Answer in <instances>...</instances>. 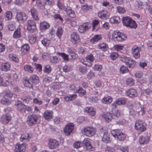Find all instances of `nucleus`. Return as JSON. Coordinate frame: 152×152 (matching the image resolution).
<instances>
[{
    "label": "nucleus",
    "instance_id": "f257e3e1",
    "mask_svg": "<svg viewBox=\"0 0 152 152\" xmlns=\"http://www.w3.org/2000/svg\"><path fill=\"white\" fill-rule=\"evenodd\" d=\"M122 23L124 26L127 27L136 28L137 26L135 20L129 16L123 17L122 18Z\"/></svg>",
    "mask_w": 152,
    "mask_h": 152
},
{
    "label": "nucleus",
    "instance_id": "f03ea898",
    "mask_svg": "<svg viewBox=\"0 0 152 152\" xmlns=\"http://www.w3.org/2000/svg\"><path fill=\"white\" fill-rule=\"evenodd\" d=\"M40 117L39 115L35 114L29 115L27 118L26 122L29 126H32L36 124Z\"/></svg>",
    "mask_w": 152,
    "mask_h": 152
},
{
    "label": "nucleus",
    "instance_id": "7ed1b4c3",
    "mask_svg": "<svg viewBox=\"0 0 152 152\" xmlns=\"http://www.w3.org/2000/svg\"><path fill=\"white\" fill-rule=\"evenodd\" d=\"M146 124L141 120H137L135 124L134 128L135 129L142 132L146 129Z\"/></svg>",
    "mask_w": 152,
    "mask_h": 152
},
{
    "label": "nucleus",
    "instance_id": "20e7f679",
    "mask_svg": "<svg viewBox=\"0 0 152 152\" xmlns=\"http://www.w3.org/2000/svg\"><path fill=\"white\" fill-rule=\"evenodd\" d=\"M151 135L148 132L144 133L140 136L139 141L140 145H144L148 143L150 140Z\"/></svg>",
    "mask_w": 152,
    "mask_h": 152
},
{
    "label": "nucleus",
    "instance_id": "39448f33",
    "mask_svg": "<svg viewBox=\"0 0 152 152\" xmlns=\"http://www.w3.org/2000/svg\"><path fill=\"white\" fill-rule=\"evenodd\" d=\"M27 30L31 33H33L36 30L37 27L35 22L32 20H29L27 21Z\"/></svg>",
    "mask_w": 152,
    "mask_h": 152
},
{
    "label": "nucleus",
    "instance_id": "423d86ee",
    "mask_svg": "<svg viewBox=\"0 0 152 152\" xmlns=\"http://www.w3.org/2000/svg\"><path fill=\"white\" fill-rule=\"evenodd\" d=\"M74 127L73 123H69L66 125L64 129V132L66 135L69 136L72 132Z\"/></svg>",
    "mask_w": 152,
    "mask_h": 152
},
{
    "label": "nucleus",
    "instance_id": "0eeeda50",
    "mask_svg": "<svg viewBox=\"0 0 152 152\" xmlns=\"http://www.w3.org/2000/svg\"><path fill=\"white\" fill-rule=\"evenodd\" d=\"M83 146L88 150L93 151L94 149L90 142V139L88 138H85L83 141Z\"/></svg>",
    "mask_w": 152,
    "mask_h": 152
},
{
    "label": "nucleus",
    "instance_id": "6e6552de",
    "mask_svg": "<svg viewBox=\"0 0 152 152\" xmlns=\"http://www.w3.org/2000/svg\"><path fill=\"white\" fill-rule=\"evenodd\" d=\"M126 102V100L124 98H117L112 104V107L113 108H116L117 105H124Z\"/></svg>",
    "mask_w": 152,
    "mask_h": 152
},
{
    "label": "nucleus",
    "instance_id": "1a4fd4ad",
    "mask_svg": "<svg viewBox=\"0 0 152 152\" xmlns=\"http://www.w3.org/2000/svg\"><path fill=\"white\" fill-rule=\"evenodd\" d=\"M27 18L26 14L23 12H20L17 14L15 19L18 22L20 23L23 20H26Z\"/></svg>",
    "mask_w": 152,
    "mask_h": 152
},
{
    "label": "nucleus",
    "instance_id": "9d476101",
    "mask_svg": "<svg viewBox=\"0 0 152 152\" xmlns=\"http://www.w3.org/2000/svg\"><path fill=\"white\" fill-rule=\"evenodd\" d=\"M83 131L85 135L88 137L92 136L95 132V129L92 127H87L85 128Z\"/></svg>",
    "mask_w": 152,
    "mask_h": 152
},
{
    "label": "nucleus",
    "instance_id": "9b49d317",
    "mask_svg": "<svg viewBox=\"0 0 152 152\" xmlns=\"http://www.w3.org/2000/svg\"><path fill=\"white\" fill-rule=\"evenodd\" d=\"M71 41L74 45H75L80 41L79 36L75 32H72L71 34Z\"/></svg>",
    "mask_w": 152,
    "mask_h": 152
},
{
    "label": "nucleus",
    "instance_id": "f8f14e48",
    "mask_svg": "<svg viewBox=\"0 0 152 152\" xmlns=\"http://www.w3.org/2000/svg\"><path fill=\"white\" fill-rule=\"evenodd\" d=\"M91 26V24L89 23H84L79 26L78 30L80 33H83L86 31L87 30L89 29Z\"/></svg>",
    "mask_w": 152,
    "mask_h": 152
},
{
    "label": "nucleus",
    "instance_id": "ddd939ff",
    "mask_svg": "<svg viewBox=\"0 0 152 152\" xmlns=\"http://www.w3.org/2000/svg\"><path fill=\"white\" fill-rule=\"evenodd\" d=\"M43 115V118L45 120L50 121L53 118V113L51 110H47L45 111Z\"/></svg>",
    "mask_w": 152,
    "mask_h": 152
},
{
    "label": "nucleus",
    "instance_id": "4468645a",
    "mask_svg": "<svg viewBox=\"0 0 152 152\" xmlns=\"http://www.w3.org/2000/svg\"><path fill=\"white\" fill-rule=\"evenodd\" d=\"M26 150V144L25 143L20 144L17 143L15 146V152H24Z\"/></svg>",
    "mask_w": 152,
    "mask_h": 152
},
{
    "label": "nucleus",
    "instance_id": "2eb2a0df",
    "mask_svg": "<svg viewBox=\"0 0 152 152\" xmlns=\"http://www.w3.org/2000/svg\"><path fill=\"white\" fill-rule=\"evenodd\" d=\"M99 17L103 19H107L109 18V14L106 10H102L100 11L98 13Z\"/></svg>",
    "mask_w": 152,
    "mask_h": 152
},
{
    "label": "nucleus",
    "instance_id": "dca6fc26",
    "mask_svg": "<svg viewBox=\"0 0 152 152\" xmlns=\"http://www.w3.org/2000/svg\"><path fill=\"white\" fill-rule=\"evenodd\" d=\"M140 49L137 47H133L132 48V53L133 57L136 59L139 58L140 56Z\"/></svg>",
    "mask_w": 152,
    "mask_h": 152
},
{
    "label": "nucleus",
    "instance_id": "f3484780",
    "mask_svg": "<svg viewBox=\"0 0 152 152\" xmlns=\"http://www.w3.org/2000/svg\"><path fill=\"white\" fill-rule=\"evenodd\" d=\"M15 105L18 111L21 113L25 112V109L26 105L19 101L16 102Z\"/></svg>",
    "mask_w": 152,
    "mask_h": 152
},
{
    "label": "nucleus",
    "instance_id": "a211bd4d",
    "mask_svg": "<svg viewBox=\"0 0 152 152\" xmlns=\"http://www.w3.org/2000/svg\"><path fill=\"white\" fill-rule=\"evenodd\" d=\"M59 143L57 140L55 139H50L48 143V147L50 149H55L58 147Z\"/></svg>",
    "mask_w": 152,
    "mask_h": 152
},
{
    "label": "nucleus",
    "instance_id": "6ab92c4d",
    "mask_svg": "<svg viewBox=\"0 0 152 152\" xmlns=\"http://www.w3.org/2000/svg\"><path fill=\"white\" fill-rule=\"evenodd\" d=\"M11 117L8 114L3 115L1 117L0 121L3 124H7L10 120Z\"/></svg>",
    "mask_w": 152,
    "mask_h": 152
},
{
    "label": "nucleus",
    "instance_id": "aec40b11",
    "mask_svg": "<svg viewBox=\"0 0 152 152\" xmlns=\"http://www.w3.org/2000/svg\"><path fill=\"white\" fill-rule=\"evenodd\" d=\"M101 135H102V140L103 142L107 143L110 141L109 136L107 132L106 131L101 133Z\"/></svg>",
    "mask_w": 152,
    "mask_h": 152
},
{
    "label": "nucleus",
    "instance_id": "412c9836",
    "mask_svg": "<svg viewBox=\"0 0 152 152\" xmlns=\"http://www.w3.org/2000/svg\"><path fill=\"white\" fill-rule=\"evenodd\" d=\"M103 118L107 122L111 121L114 118L113 113L110 112L106 113L102 115Z\"/></svg>",
    "mask_w": 152,
    "mask_h": 152
},
{
    "label": "nucleus",
    "instance_id": "4be33fe9",
    "mask_svg": "<svg viewBox=\"0 0 152 152\" xmlns=\"http://www.w3.org/2000/svg\"><path fill=\"white\" fill-rule=\"evenodd\" d=\"M29 80L31 82L34 84H38L39 82V77L37 75H32L29 77Z\"/></svg>",
    "mask_w": 152,
    "mask_h": 152
},
{
    "label": "nucleus",
    "instance_id": "5701e85b",
    "mask_svg": "<svg viewBox=\"0 0 152 152\" xmlns=\"http://www.w3.org/2000/svg\"><path fill=\"white\" fill-rule=\"evenodd\" d=\"M135 110L136 112L140 115H143L145 113L143 106L139 104H136Z\"/></svg>",
    "mask_w": 152,
    "mask_h": 152
},
{
    "label": "nucleus",
    "instance_id": "b1692460",
    "mask_svg": "<svg viewBox=\"0 0 152 152\" xmlns=\"http://www.w3.org/2000/svg\"><path fill=\"white\" fill-rule=\"evenodd\" d=\"M30 12L33 19L35 21H38L39 20L38 13L36 9L34 8H32L30 10Z\"/></svg>",
    "mask_w": 152,
    "mask_h": 152
},
{
    "label": "nucleus",
    "instance_id": "393cba45",
    "mask_svg": "<svg viewBox=\"0 0 152 152\" xmlns=\"http://www.w3.org/2000/svg\"><path fill=\"white\" fill-rule=\"evenodd\" d=\"M127 94L128 96L131 97H134L137 96V94L136 90L133 88H130L129 89Z\"/></svg>",
    "mask_w": 152,
    "mask_h": 152
},
{
    "label": "nucleus",
    "instance_id": "a878e982",
    "mask_svg": "<svg viewBox=\"0 0 152 152\" xmlns=\"http://www.w3.org/2000/svg\"><path fill=\"white\" fill-rule=\"evenodd\" d=\"M23 83L24 85L26 87L30 88H33V84L30 81L29 78V79L26 78H24Z\"/></svg>",
    "mask_w": 152,
    "mask_h": 152
},
{
    "label": "nucleus",
    "instance_id": "bb28decb",
    "mask_svg": "<svg viewBox=\"0 0 152 152\" xmlns=\"http://www.w3.org/2000/svg\"><path fill=\"white\" fill-rule=\"evenodd\" d=\"M30 50V47L28 44H25L22 45L21 47L20 51L23 54L28 53Z\"/></svg>",
    "mask_w": 152,
    "mask_h": 152
},
{
    "label": "nucleus",
    "instance_id": "cd10ccee",
    "mask_svg": "<svg viewBox=\"0 0 152 152\" xmlns=\"http://www.w3.org/2000/svg\"><path fill=\"white\" fill-rule=\"evenodd\" d=\"M64 10L67 14L71 18H74L75 16V14L74 11L69 7L64 8Z\"/></svg>",
    "mask_w": 152,
    "mask_h": 152
},
{
    "label": "nucleus",
    "instance_id": "c85d7f7f",
    "mask_svg": "<svg viewBox=\"0 0 152 152\" xmlns=\"http://www.w3.org/2000/svg\"><path fill=\"white\" fill-rule=\"evenodd\" d=\"M50 26V25L47 22L44 21L41 23L39 25V28L42 30H45L48 29Z\"/></svg>",
    "mask_w": 152,
    "mask_h": 152
},
{
    "label": "nucleus",
    "instance_id": "c756f323",
    "mask_svg": "<svg viewBox=\"0 0 152 152\" xmlns=\"http://www.w3.org/2000/svg\"><path fill=\"white\" fill-rule=\"evenodd\" d=\"M85 111L88 113L91 116H94L96 113L95 110L92 107H86L84 109Z\"/></svg>",
    "mask_w": 152,
    "mask_h": 152
},
{
    "label": "nucleus",
    "instance_id": "7c9ffc66",
    "mask_svg": "<svg viewBox=\"0 0 152 152\" xmlns=\"http://www.w3.org/2000/svg\"><path fill=\"white\" fill-rule=\"evenodd\" d=\"M50 60L51 63L55 64H58L61 61L60 58L57 56H51Z\"/></svg>",
    "mask_w": 152,
    "mask_h": 152
},
{
    "label": "nucleus",
    "instance_id": "2f4dec72",
    "mask_svg": "<svg viewBox=\"0 0 152 152\" xmlns=\"http://www.w3.org/2000/svg\"><path fill=\"white\" fill-rule=\"evenodd\" d=\"M110 21L111 23H118L120 22L121 20L119 17L114 16L110 18Z\"/></svg>",
    "mask_w": 152,
    "mask_h": 152
},
{
    "label": "nucleus",
    "instance_id": "473e14b6",
    "mask_svg": "<svg viewBox=\"0 0 152 152\" xmlns=\"http://www.w3.org/2000/svg\"><path fill=\"white\" fill-rule=\"evenodd\" d=\"M76 94H73L69 96H66L64 97V100L67 102H70L76 99L77 97Z\"/></svg>",
    "mask_w": 152,
    "mask_h": 152
},
{
    "label": "nucleus",
    "instance_id": "72a5a7b5",
    "mask_svg": "<svg viewBox=\"0 0 152 152\" xmlns=\"http://www.w3.org/2000/svg\"><path fill=\"white\" fill-rule=\"evenodd\" d=\"M10 65L9 63H3L1 66V69L2 71H7L10 70Z\"/></svg>",
    "mask_w": 152,
    "mask_h": 152
},
{
    "label": "nucleus",
    "instance_id": "f704fd0d",
    "mask_svg": "<svg viewBox=\"0 0 152 152\" xmlns=\"http://www.w3.org/2000/svg\"><path fill=\"white\" fill-rule=\"evenodd\" d=\"M21 29L20 28H17L13 34V37L14 39H17L21 37Z\"/></svg>",
    "mask_w": 152,
    "mask_h": 152
},
{
    "label": "nucleus",
    "instance_id": "c9c22d12",
    "mask_svg": "<svg viewBox=\"0 0 152 152\" xmlns=\"http://www.w3.org/2000/svg\"><path fill=\"white\" fill-rule=\"evenodd\" d=\"M112 108V113L113 114L114 118H115V117H118L120 115V111L116 108Z\"/></svg>",
    "mask_w": 152,
    "mask_h": 152
},
{
    "label": "nucleus",
    "instance_id": "e433bc0d",
    "mask_svg": "<svg viewBox=\"0 0 152 152\" xmlns=\"http://www.w3.org/2000/svg\"><path fill=\"white\" fill-rule=\"evenodd\" d=\"M102 39V37L101 35H96L91 39L90 42L91 43L94 44L95 42H97L98 41Z\"/></svg>",
    "mask_w": 152,
    "mask_h": 152
},
{
    "label": "nucleus",
    "instance_id": "4c0bfd02",
    "mask_svg": "<svg viewBox=\"0 0 152 152\" xmlns=\"http://www.w3.org/2000/svg\"><path fill=\"white\" fill-rule=\"evenodd\" d=\"M30 139L31 137L29 134L27 133H25L22 134L20 137V140L22 141H23L24 140L28 141L30 140Z\"/></svg>",
    "mask_w": 152,
    "mask_h": 152
},
{
    "label": "nucleus",
    "instance_id": "58836bf2",
    "mask_svg": "<svg viewBox=\"0 0 152 152\" xmlns=\"http://www.w3.org/2000/svg\"><path fill=\"white\" fill-rule=\"evenodd\" d=\"M98 46L99 48L103 51H107L109 49L108 45L104 43L100 44Z\"/></svg>",
    "mask_w": 152,
    "mask_h": 152
},
{
    "label": "nucleus",
    "instance_id": "ea45409f",
    "mask_svg": "<svg viewBox=\"0 0 152 152\" xmlns=\"http://www.w3.org/2000/svg\"><path fill=\"white\" fill-rule=\"evenodd\" d=\"M113 100L112 97L110 96H107L104 97L102 99V102L104 104H108L110 103Z\"/></svg>",
    "mask_w": 152,
    "mask_h": 152
},
{
    "label": "nucleus",
    "instance_id": "a19ab883",
    "mask_svg": "<svg viewBox=\"0 0 152 152\" xmlns=\"http://www.w3.org/2000/svg\"><path fill=\"white\" fill-rule=\"evenodd\" d=\"M45 3L40 0H37L36 1V5L39 9H43L45 8Z\"/></svg>",
    "mask_w": 152,
    "mask_h": 152
},
{
    "label": "nucleus",
    "instance_id": "79ce46f5",
    "mask_svg": "<svg viewBox=\"0 0 152 152\" xmlns=\"http://www.w3.org/2000/svg\"><path fill=\"white\" fill-rule=\"evenodd\" d=\"M126 39V37L125 35L121 32H120L118 37L117 38L116 41L118 42H121L125 40Z\"/></svg>",
    "mask_w": 152,
    "mask_h": 152
},
{
    "label": "nucleus",
    "instance_id": "37998d69",
    "mask_svg": "<svg viewBox=\"0 0 152 152\" xmlns=\"http://www.w3.org/2000/svg\"><path fill=\"white\" fill-rule=\"evenodd\" d=\"M1 102L2 104L5 105H9L10 103L9 99L6 98L4 96L1 99Z\"/></svg>",
    "mask_w": 152,
    "mask_h": 152
},
{
    "label": "nucleus",
    "instance_id": "c03bdc74",
    "mask_svg": "<svg viewBox=\"0 0 152 152\" xmlns=\"http://www.w3.org/2000/svg\"><path fill=\"white\" fill-rule=\"evenodd\" d=\"M120 32L118 30L114 31L112 34V38L115 41H116L117 38L118 37Z\"/></svg>",
    "mask_w": 152,
    "mask_h": 152
},
{
    "label": "nucleus",
    "instance_id": "a18cd8bd",
    "mask_svg": "<svg viewBox=\"0 0 152 152\" xmlns=\"http://www.w3.org/2000/svg\"><path fill=\"white\" fill-rule=\"evenodd\" d=\"M24 69L25 71H27L31 73H32L34 70L33 68L31 66L28 65H25L24 66Z\"/></svg>",
    "mask_w": 152,
    "mask_h": 152
},
{
    "label": "nucleus",
    "instance_id": "49530a36",
    "mask_svg": "<svg viewBox=\"0 0 152 152\" xmlns=\"http://www.w3.org/2000/svg\"><path fill=\"white\" fill-rule=\"evenodd\" d=\"M63 30L61 27H59L57 29L56 35L59 39H60L63 33Z\"/></svg>",
    "mask_w": 152,
    "mask_h": 152
},
{
    "label": "nucleus",
    "instance_id": "de8ad7c7",
    "mask_svg": "<svg viewBox=\"0 0 152 152\" xmlns=\"http://www.w3.org/2000/svg\"><path fill=\"white\" fill-rule=\"evenodd\" d=\"M41 42L42 44L45 47L48 46L50 43V40L47 38H44Z\"/></svg>",
    "mask_w": 152,
    "mask_h": 152
},
{
    "label": "nucleus",
    "instance_id": "09e8293b",
    "mask_svg": "<svg viewBox=\"0 0 152 152\" xmlns=\"http://www.w3.org/2000/svg\"><path fill=\"white\" fill-rule=\"evenodd\" d=\"M130 58L128 57H127L126 56L124 55L121 56L120 59L126 65L127 63H128L129 60L130 59Z\"/></svg>",
    "mask_w": 152,
    "mask_h": 152
},
{
    "label": "nucleus",
    "instance_id": "8fccbe9b",
    "mask_svg": "<svg viewBox=\"0 0 152 152\" xmlns=\"http://www.w3.org/2000/svg\"><path fill=\"white\" fill-rule=\"evenodd\" d=\"M52 70L51 66L49 65H47L43 68V71L45 73L48 74L51 72Z\"/></svg>",
    "mask_w": 152,
    "mask_h": 152
},
{
    "label": "nucleus",
    "instance_id": "3c124183",
    "mask_svg": "<svg viewBox=\"0 0 152 152\" xmlns=\"http://www.w3.org/2000/svg\"><path fill=\"white\" fill-rule=\"evenodd\" d=\"M121 132V131L118 129L112 130L111 131V134L115 138H117Z\"/></svg>",
    "mask_w": 152,
    "mask_h": 152
},
{
    "label": "nucleus",
    "instance_id": "603ef678",
    "mask_svg": "<svg viewBox=\"0 0 152 152\" xmlns=\"http://www.w3.org/2000/svg\"><path fill=\"white\" fill-rule=\"evenodd\" d=\"M75 93H78L81 96L84 95L86 94V91L80 87H79L78 89L76 90Z\"/></svg>",
    "mask_w": 152,
    "mask_h": 152
},
{
    "label": "nucleus",
    "instance_id": "864d4df0",
    "mask_svg": "<svg viewBox=\"0 0 152 152\" xmlns=\"http://www.w3.org/2000/svg\"><path fill=\"white\" fill-rule=\"evenodd\" d=\"M57 54L58 56H61L64 60L67 61L69 60L68 55L64 53L58 52L57 53Z\"/></svg>",
    "mask_w": 152,
    "mask_h": 152
},
{
    "label": "nucleus",
    "instance_id": "5fc2aeb1",
    "mask_svg": "<svg viewBox=\"0 0 152 152\" xmlns=\"http://www.w3.org/2000/svg\"><path fill=\"white\" fill-rule=\"evenodd\" d=\"M10 59L16 62H18L19 61V59L17 56L14 54H10L9 55Z\"/></svg>",
    "mask_w": 152,
    "mask_h": 152
},
{
    "label": "nucleus",
    "instance_id": "6e6d98bb",
    "mask_svg": "<svg viewBox=\"0 0 152 152\" xmlns=\"http://www.w3.org/2000/svg\"><path fill=\"white\" fill-rule=\"evenodd\" d=\"M136 64L135 61L130 58V60L127 63L126 65L129 66V67L133 68L134 67Z\"/></svg>",
    "mask_w": 152,
    "mask_h": 152
},
{
    "label": "nucleus",
    "instance_id": "4d7b16f0",
    "mask_svg": "<svg viewBox=\"0 0 152 152\" xmlns=\"http://www.w3.org/2000/svg\"><path fill=\"white\" fill-rule=\"evenodd\" d=\"M126 83L127 86H132L134 84V80L132 78H129L126 80Z\"/></svg>",
    "mask_w": 152,
    "mask_h": 152
},
{
    "label": "nucleus",
    "instance_id": "13d9d810",
    "mask_svg": "<svg viewBox=\"0 0 152 152\" xmlns=\"http://www.w3.org/2000/svg\"><path fill=\"white\" fill-rule=\"evenodd\" d=\"M88 60H85L84 59H81L80 62L83 64L89 67L91 66L92 65L91 63V62L89 61Z\"/></svg>",
    "mask_w": 152,
    "mask_h": 152
},
{
    "label": "nucleus",
    "instance_id": "bf43d9fd",
    "mask_svg": "<svg viewBox=\"0 0 152 152\" xmlns=\"http://www.w3.org/2000/svg\"><path fill=\"white\" fill-rule=\"evenodd\" d=\"M36 40L37 37L35 35H31L29 37V42L31 44L34 43Z\"/></svg>",
    "mask_w": 152,
    "mask_h": 152
},
{
    "label": "nucleus",
    "instance_id": "052dcab7",
    "mask_svg": "<svg viewBox=\"0 0 152 152\" xmlns=\"http://www.w3.org/2000/svg\"><path fill=\"white\" fill-rule=\"evenodd\" d=\"M118 136L117 137V138L120 141H123L125 139V134L121 132Z\"/></svg>",
    "mask_w": 152,
    "mask_h": 152
},
{
    "label": "nucleus",
    "instance_id": "680f3d73",
    "mask_svg": "<svg viewBox=\"0 0 152 152\" xmlns=\"http://www.w3.org/2000/svg\"><path fill=\"white\" fill-rule=\"evenodd\" d=\"M118 55L116 52H113L111 53L110 55V57L111 59L113 60H115L118 57Z\"/></svg>",
    "mask_w": 152,
    "mask_h": 152
},
{
    "label": "nucleus",
    "instance_id": "e2e57ef3",
    "mask_svg": "<svg viewBox=\"0 0 152 152\" xmlns=\"http://www.w3.org/2000/svg\"><path fill=\"white\" fill-rule=\"evenodd\" d=\"M12 13L10 11H7L6 13V20H8L11 19L12 18Z\"/></svg>",
    "mask_w": 152,
    "mask_h": 152
},
{
    "label": "nucleus",
    "instance_id": "0e129e2a",
    "mask_svg": "<svg viewBox=\"0 0 152 152\" xmlns=\"http://www.w3.org/2000/svg\"><path fill=\"white\" fill-rule=\"evenodd\" d=\"M9 84L8 81H6L4 82V80L3 78L0 76V86H7Z\"/></svg>",
    "mask_w": 152,
    "mask_h": 152
},
{
    "label": "nucleus",
    "instance_id": "69168bd1",
    "mask_svg": "<svg viewBox=\"0 0 152 152\" xmlns=\"http://www.w3.org/2000/svg\"><path fill=\"white\" fill-rule=\"evenodd\" d=\"M120 70L121 72L123 74L128 72L129 71V70L127 68L124 66H121Z\"/></svg>",
    "mask_w": 152,
    "mask_h": 152
},
{
    "label": "nucleus",
    "instance_id": "338daca9",
    "mask_svg": "<svg viewBox=\"0 0 152 152\" xmlns=\"http://www.w3.org/2000/svg\"><path fill=\"white\" fill-rule=\"evenodd\" d=\"M85 59L90 61V62H93L94 60V58L93 55L92 54H91L88 55L86 58Z\"/></svg>",
    "mask_w": 152,
    "mask_h": 152
},
{
    "label": "nucleus",
    "instance_id": "774afa93",
    "mask_svg": "<svg viewBox=\"0 0 152 152\" xmlns=\"http://www.w3.org/2000/svg\"><path fill=\"white\" fill-rule=\"evenodd\" d=\"M99 23V20H95L93 21L92 24V30L94 31L96 27H97Z\"/></svg>",
    "mask_w": 152,
    "mask_h": 152
}]
</instances>
